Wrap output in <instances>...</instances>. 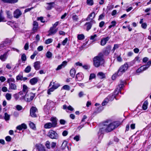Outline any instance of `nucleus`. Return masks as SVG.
Masks as SVG:
<instances>
[{
	"mask_svg": "<svg viewBox=\"0 0 151 151\" xmlns=\"http://www.w3.org/2000/svg\"><path fill=\"white\" fill-rule=\"evenodd\" d=\"M121 124L119 122H111L110 121H107L105 122L103 125L99 130L98 134L99 138L101 139L103 136L105 132H111L115 128L117 127Z\"/></svg>",
	"mask_w": 151,
	"mask_h": 151,
	"instance_id": "1",
	"label": "nucleus"
},
{
	"mask_svg": "<svg viewBox=\"0 0 151 151\" xmlns=\"http://www.w3.org/2000/svg\"><path fill=\"white\" fill-rule=\"evenodd\" d=\"M103 53H100L97 56L94 58L93 63V65L95 67H98L101 64L104 63V61L103 58Z\"/></svg>",
	"mask_w": 151,
	"mask_h": 151,
	"instance_id": "2",
	"label": "nucleus"
},
{
	"mask_svg": "<svg viewBox=\"0 0 151 151\" xmlns=\"http://www.w3.org/2000/svg\"><path fill=\"white\" fill-rule=\"evenodd\" d=\"M128 67V65L127 63L122 65L119 68L117 73H115L112 76V79L114 80L116 76H121L127 70Z\"/></svg>",
	"mask_w": 151,
	"mask_h": 151,
	"instance_id": "3",
	"label": "nucleus"
},
{
	"mask_svg": "<svg viewBox=\"0 0 151 151\" xmlns=\"http://www.w3.org/2000/svg\"><path fill=\"white\" fill-rule=\"evenodd\" d=\"M35 96V94L32 93H27L25 95L22 96L20 99L21 100L24 99L27 102H29L33 99Z\"/></svg>",
	"mask_w": 151,
	"mask_h": 151,
	"instance_id": "4",
	"label": "nucleus"
},
{
	"mask_svg": "<svg viewBox=\"0 0 151 151\" xmlns=\"http://www.w3.org/2000/svg\"><path fill=\"white\" fill-rule=\"evenodd\" d=\"M49 137L52 139H57L58 136L57 133L53 130H50L48 133Z\"/></svg>",
	"mask_w": 151,
	"mask_h": 151,
	"instance_id": "5",
	"label": "nucleus"
},
{
	"mask_svg": "<svg viewBox=\"0 0 151 151\" xmlns=\"http://www.w3.org/2000/svg\"><path fill=\"white\" fill-rule=\"evenodd\" d=\"M37 109L35 107L32 106L30 109V115L32 117H36L37 115L35 113L37 111Z\"/></svg>",
	"mask_w": 151,
	"mask_h": 151,
	"instance_id": "6",
	"label": "nucleus"
},
{
	"mask_svg": "<svg viewBox=\"0 0 151 151\" xmlns=\"http://www.w3.org/2000/svg\"><path fill=\"white\" fill-rule=\"evenodd\" d=\"M35 147L38 151H46L45 147L42 144H37L35 145Z\"/></svg>",
	"mask_w": 151,
	"mask_h": 151,
	"instance_id": "7",
	"label": "nucleus"
},
{
	"mask_svg": "<svg viewBox=\"0 0 151 151\" xmlns=\"http://www.w3.org/2000/svg\"><path fill=\"white\" fill-rule=\"evenodd\" d=\"M22 14V12L19 9H16L14 12V17L17 18H19Z\"/></svg>",
	"mask_w": 151,
	"mask_h": 151,
	"instance_id": "8",
	"label": "nucleus"
},
{
	"mask_svg": "<svg viewBox=\"0 0 151 151\" xmlns=\"http://www.w3.org/2000/svg\"><path fill=\"white\" fill-rule=\"evenodd\" d=\"M83 75L82 73H78L76 75V79L77 81H81L83 79Z\"/></svg>",
	"mask_w": 151,
	"mask_h": 151,
	"instance_id": "9",
	"label": "nucleus"
},
{
	"mask_svg": "<svg viewBox=\"0 0 151 151\" xmlns=\"http://www.w3.org/2000/svg\"><path fill=\"white\" fill-rule=\"evenodd\" d=\"M51 121L52 122L51 124H52L53 127H56L57 124V119L56 118L52 117L50 119Z\"/></svg>",
	"mask_w": 151,
	"mask_h": 151,
	"instance_id": "10",
	"label": "nucleus"
},
{
	"mask_svg": "<svg viewBox=\"0 0 151 151\" xmlns=\"http://www.w3.org/2000/svg\"><path fill=\"white\" fill-rule=\"evenodd\" d=\"M58 29H55L53 27H51L49 31V33L48 36H50L52 34H55L57 31Z\"/></svg>",
	"mask_w": 151,
	"mask_h": 151,
	"instance_id": "11",
	"label": "nucleus"
},
{
	"mask_svg": "<svg viewBox=\"0 0 151 151\" xmlns=\"http://www.w3.org/2000/svg\"><path fill=\"white\" fill-rule=\"evenodd\" d=\"M109 39V37H108L101 39V45L102 46L104 45Z\"/></svg>",
	"mask_w": 151,
	"mask_h": 151,
	"instance_id": "12",
	"label": "nucleus"
},
{
	"mask_svg": "<svg viewBox=\"0 0 151 151\" xmlns=\"http://www.w3.org/2000/svg\"><path fill=\"white\" fill-rule=\"evenodd\" d=\"M111 46H108L106 47V50L104 51V55H108L109 54L110 51V50L111 49Z\"/></svg>",
	"mask_w": 151,
	"mask_h": 151,
	"instance_id": "13",
	"label": "nucleus"
},
{
	"mask_svg": "<svg viewBox=\"0 0 151 151\" xmlns=\"http://www.w3.org/2000/svg\"><path fill=\"white\" fill-rule=\"evenodd\" d=\"M95 16V13L93 12L89 14L86 19V21L92 20L93 19Z\"/></svg>",
	"mask_w": 151,
	"mask_h": 151,
	"instance_id": "14",
	"label": "nucleus"
},
{
	"mask_svg": "<svg viewBox=\"0 0 151 151\" xmlns=\"http://www.w3.org/2000/svg\"><path fill=\"white\" fill-rule=\"evenodd\" d=\"M27 128V125L24 123L22 124L21 125L18 126L16 129L19 130H22L23 129H26Z\"/></svg>",
	"mask_w": 151,
	"mask_h": 151,
	"instance_id": "15",
	"label": "nucleus"
},
{
	"mask_svg": "<svg viewBox=\"0 0 151 151\" xmlns=\"http://www.w3.org/2000/svg\"><path fill=\"white\" fill-rule=\"evenodd\" d=\"M33 28L32 29L33 31H37L38 28V23L37 22L34 21L33 22Z\"/></svg>",
	"mask_w": 151,
	"mask_h": 151,
	"instance_id": "16",
	"label": "nucleus"
},
{
	"mask_svg": "<svg viewBox=\"0 0 151 151\" xmlns=\"http://www.w3.org/2000/svg\"><path fill=\"white\" fill-rule=\"evenodd\" d=\"M67 63V62L66 61H63L61 64L58 66L56 69V70H59L61 69L62 68L65 67Z\"/></svg>",
	"mask_w": 151,
	"mask_h": 151,
	"instance_id": "17",
	"label": "nucleus"
},
{
	"mask_svg": "<svg viewBox=\"0 0 151 151\" xmlns=\"http://www.w3.org/2000/svg\"><path fill=\"white\" fill-rule=\"evenodd\" d=\"M38 81V78H34L31 79L29 81L30 83L32 85L36 84Z\"/></svg>",
	"mask_w": 151,
	"mask_h": 151,
	"instance_id": "18",
	"label": "nucleus"
},
{
	"mask_svg": "<svg viewBox=\"0 0 151 151\" xmlns=\"http://www.w3.org/2000/svg\"><path fill=\"white\" fill-rule=\"evenodd\" d=\"M7 52H5L3 55H1V60L3 61H5L8 57Z\"/></svg>",
	"mask_w": 151,
	"mask_h": 151,
	"instance_id": "19",
	"label": "nucleus"
},
{
	"mask_svg": "<svg viewBox=\"0 0 151 151\" xmlns=\"http://www.w3.org/2000/svg\"><path fill=\"white\" fill-rule=\"evenodd\" d=\"M9 89H12L13 90H16L17 89V86L16 84L14 83H9Z\"/></svg>",
	"mask_w": 151,
	"mask_h": 151,
	"instance_id": "20",
	"label": "nucleus"
},
{
	"mask_svg": "<svg viewBox=\"0 0 151 151\" xmlns=\"http://www.w3.org/2000/svg\"><path fill=\"white\" fill-rule=\"evenodd\" d=\"M40 62L39 61H37L35 63L34 67L36 70H39L40 68Z\"/></svg>",
	"mask_w": 151,
	"mask_h": 151,
	"instance_id": "21",
	"label": "nucleus"
},
{
	"mask_svg": "<svg viewBox=\"0 0 151 151\" xmlns=\"http://www.w3.org/2000/svg\"><path fill=\"white\" fill-rule=\"evenodd\" d=\"M54 4V2L47 3V6H46V9L47 10H50L53 7V5Z\"/></svg>",
	"mask_w": 151,
	"mask_h": 151,
	"instance_id": "22",
	"label": "nucleus"
},
{
	"mask_svg": "<svg viewBox=\"0 0 151 151\" xmlns=\"http://www.w3.org/2000/svg\"><path fill=\"white\" fill-rule=\"evenodd\" d=\"M10 42L11 40L8 39H6L5 40L2 42L1 45L2 47H4L6 45L10 43Z\"/></svg>",
	"mask_w": 151,
	"mask_h": 151,
	"instance_id": "23",
	"label": "nucleus"
},
{
	"mask_svg": "<svg viewBox=\"0 0 151 151\" xmlns=\"http://www.w3.org/2000/svg\"><path fill=\"white\" fill-rule=\"evenodd\" d=\"M94 21L90 22H86L85 24V25H87L86 30L87 31L89 30L92 27V22Z\"/></svg>",
	"mask_w": 151,
	"mask_h": 151,
	"instance_id": "24",
	"label": "nucleus"
},
{
	"mask_svg": "<svg viewBox=\"0 0 151 151\" xmlns=\"http://www.w3.org/2000/svg\"><path fill=\"white\" fill-rule=\"evenodd\" d=\"M107 98L109 101H112L114 98H115V96L114 93H111L108 96Z\"/></svg>",
	"mask_w": 151,
	"mask_h": 151,
	"instance_id": "25",
	"label": "nucleus"
},
{
	"mask_svg": "<svg viewBox=\"0 0 151 151\" xmlns=\"http://www.w3.org/2000/svg\"><path fill=\"white\" fill-rule=\"evenodd\" d=\"M97 76L101 79H103L106 77L105 74L102 72H99L97 74Z\"/></svg>",
	"mask_w": 151,
	"mask_h": 151,
	"instance_id": "26",
	"label": "nucleus"
},
{
	"mask_svg": "<svg viewBox=\"0 0 151 151\" xmlns=\"http://www.w3.org/2000/svg\"><path fill=\"white\" fill-rule=\"evenodd\" d=\"M76 73V70L74 68H72L70 71V74L73 78H74Z\"/></svg>",
	"mask_w": 151,
	"mask_h": 151,
	"instance_id": "27",
	"label": "nucleus"
},
{
	"mask_svg": "<svg viewBox=\"0 0 151 151\" xmlns=\"http://www.w3.org/2000/svg\"><path fill=\"white\" fill-rule=\"evenodd\" d=\"M53 127L51 123L49 122L45 124L44 125V128L45 129H50Z\"/></svg>",
	"mask_w": 151,
	"mask_h": 151,
	"instance_id": "28",
	"label": "nucleus"
},
{
	"mask_svg": "<svg viewBox=\"0 0 151 151\" xmlns=\"http://www.w3.org/2000/svg\"><path fill=\"white\" fill-rule=\"evenodd\" d=\"M145 68V67H144L143 66H141L137 70V73H140L146 70Z\"/></svg>",
	"mask_w": 151,
	"mask_h": 151,
	"instance_id": "29",
	"label": "nucleus"
},
{
	"mask_svg": "<svg viewBox=\"0 0 151 151\" xmlns=\"http://www.w3.org/2000/svg\"><path fill=\"white\" fill-rule=\"evenodd\" d=\"M4 2L8 3H14L17 2L18 0H2Z\"/></svg>",
	"mask_w": 151,
	"mask_h": 151,
	"instance_id": "30",
	"label": "nucleus"
},
{
	"mask_svg": "<svg viewBox=\"0 0 151 151\" xmlns=\"http://www.w3.org/2000/svg\"><path fill=\"white\" fill-rule=\"evenodd\" d=\"M148 104V102L147 101H146L144 102L142 106L143 110H145L147 109Z\"/></svg>",
	"mask_w": 151,
	"mask_h": 151,
	"instance_id": "31",
	"label": "nucleus"
},
{
	"mask_svg": "<svg viewBox=\"0 0 151 151\" xmlns=\"http://www.w3.org/2000/svg\"><path fill=\"white\" fill-rule=\"evenodd\" d=\"M67 142L66 141H63L61 146V148L62 150H63L65 149L67 146Z\"/></svg>",
	"mask_w": 151,
	"mask_h": 151,
	"instance_id": "32",
	"label": "nucleus"
},
{
	"mask_svg": "<svg viewBox=\"0 0 151 151\" xmlns=\"http://www.w3.org/2000/svg\"><path fill=\"white\" fill-rule=\"evenodd\" d=\"M6 99L8 101L10 100L12 98V94L10 93H7L5 95Z\"/></svg>",
	"mask_w": 151,
	"mask_h": 151,
	"instance_id": "33",
	"label": "nucleus"
},
{
	"mask_svg": "<svg viewBox=\"0 0 151 151\" xmlns=\"http://www.w3.org/2000/svg\"><path fill=\"white\" fill-rule=\"evenodd\" d=\"M151 65V60L148 61L146 65H143L144 67H145V70L147 69Z\"/></svg>",
	"mask_w": 151,
	"mask_h": 151,
	"instance_id": "34",
	"label": "nucleus"
},
{
	"mask_svg": "<svg viewBox=\"0 0 151 151\" xmlns=\"http://www.w3.org/2000/svg\"><path fill=\"white\" fill-rule=\"evenodd\" d=\"M77 38L79 40H83L84 38V36L83 34H79L77 36Z\"/></svg>",
	"mask_w": 151,
	"mask_h": 151,
	"instance_id": "35",
	"label": "nucleus"
},
{
	"mask_svg": "<svg viewBox=\"0 0 151 151\" xmlns=\"http://www.w3.org/2000/svg\"><path fill=\"white\" fill-rule=\"evenodd\" d=\"M46 57L48 58H51L52 55V53L50 51H47L46 54Z\"/></svg>",
	"mask_w": 151,
	"mask_h": 151,
	"instance_id": "36",
	"label": "nucleus"
},
{
	"mask_svg": "<svg viewBox=\"0 0 151 151\" xmlns=\"http://www.w3.org/2000/svg\"><path fill=\"white\" fill-rule=\"evenodd\" d=\"M31 67L29 66H28L25 69L24 72L26 73H29L31 70Z\"/></svg>",
	"mask_w": 151,
	"mask_h": 151,
	"instance_id": "37",
	"label": "nucleus"
},
{
	"mask_svg": "<svg viewBox=\"0 0 151 151\" xmlns=\"http://www.w3.org/2000/svg\"><path fill=\"white\" fill-rule=\"evenodd\" d=\"M27 59L26 56L24 54H23L21 56V60L24 63Z\"/></svg>",
	"mask_w": 151,
	"mask_h": 151,
	"instance_id": "38",
	"label": "nucleus"
},
{
	"mask_svg": "<svg viewBox=\"0 0 151 151\" xmlns=\"http://www.w3.org/2000/svg\"><path fill=\"white\" fill-rule=\"evenodd\" d=\"M87 4L89 6H92L93 4V0H87Z\"/></svg>",
	"mask_w": 151,
	"mask_h": 151,
	"instance_id": "39",
	"label": "nucleus"
},
{
	"mask_svg": "<svg viewBox=\"0 0 151 151\" xmlns=\"http://www.w3.org/2000/svg\"><path fill=\"white\" fill-rule=\"evenodd\" d=\"M27 86L25 85H24L23 86V92L24 93V94H25V93H27Z\"/></svg>",
	"mask_w": 151,
	"mask_h": 151,
	"instance_id": "40",
	"label": "nucleus"
},
{
	"mask_svg": "<svg viewBox=\"0 0 151 151\" xmlns=\"http://www.w3.org/2000/svg\"><path fill=\"white\" fill-rule=\"evenodd\" d=\"M119 92L121 93V92L120 89H119L118 88H117L115 90L114 92L112 93H114V95H115V96H116V95H117L118 94Z\"/></svg>",
	"mask_w": 151,
	"mask_h": 151,
	"instance_id": "41",
	"label": "nucleus"
},
{
	"mask_svg": "<svg viewBox=\"0 0 151 151\" xmlns=\"http://www.w3.org/2000/svg\"><path fill=\"white\" fill-rule=\"evenodd\" d=\"M53 85H52V87L55 89L57 88L60 86V84L57 83H53Z\"/></svg>",
	"mask_w": 151,
	"mask_h": 151,
	"instance_id": "42",
	"label": "nucleus"
},
{
	"mask_svg": "<svg viewBox=\"0 0 151 151\" xmlns=\"http://www.w3.org/2000/svg\"><path fill=\"white\" fill-rule=\"evenodd\" d=\"M10 116L6 113H5L4 114V119L6 120H8L9 119Z\"/></svg>",
	"mask_w": 151,
	"mask_h": 151,
	"instance_id": "43",
	"label": "nucleus"
},
{
	"mask_svg": "<svg viewBox=\"0 0 151 151\" xmlns=\"http://www.w3.org/2000/svg\"><path fill=\"white\" fill-rule=\"evenodd\" d=\"M55 89L52 86L51 88L49 89L47 91V93L48 95L51 94V92H53Z\"/></svg>",
	"mask_w": 151,
	"mask_h": 151,
	"instance_id": "44",
	"label": "nucleus"
},
{
	"mask_svg": "<svg viewBox=\"0 0 151 151\" xmlns=\"http://www.w3.org/2000/svg\"><path fill=\"white\" fill-rule=\"evenodd\" d=\"M45 145L47 148L48 149L50 148V143L49 141H47L46 142Z\"/></svg>",
	"mask_w": 151,
	"mask_h": 151,
	"instance_id": "45",
	"label": "nucleus"
},
{
	"mask_svg": "<svg viewBox=\"0 0 151 151\" xmlns=\"http://www.w3.org/2000/svg\"><path fill=\"white\" fill-rule=\"evenodd\" d=\"M109 101L108 99L106 98L105 99H104V101L102 103V106H104L108 102V101Z\"/></svg>",
	"mask_w": 151,
	"mask_h": 151,
	"instance_id": "46",
	"label": "nucleus"
},
{
	"mask_svg": "<svg viewBox=\"0 0 151 151\" xmlns=\"http://www.w3.org/2000/svg\"><path fill=\"white\" fill-rule=\"evenodd\" d=\"M70 86H69L67 85H65L62 88V89H63L67 90H70Z\"/></svg>",
	"mask_w": 151,
	"mask_h": 151,
	"instance_id": "47",
	"label": "nucleus"
},
{
	"mask_svg": "<svg viewBox=\"0 0 151 151\" xmlns=\"http://www.w3.org/2000/svg\"><path fill=\"white\" fill-rule=\"evenodd\" d=\"M7 82L9 83H10V82H13L14 83L15 82V80L14 78H10L8 79Z\"/></svg>",
	"mask_w": 151,
	"mask_h": 151,
	"instance_id": "48",
	"label": "nucleus"
},
{
	"mask_svg": "<svg viewBox=\"0 0 151 151\" xmlns=\"http://www.w3.org/2000/svg\"><path fill=\"white\" fill-rule=\"evenodd\" d=\"M6 13L8 18H11L12 17V13L9 11H6Z\"/></svg>",
	"mask_w": 151,
	"mask_h": 151,
	"instance_id": "49",
	"label": "nucleus"
},
{
	"mask_svg": "<svg viewBox=\"0 0 151 151\" xmlns=\"http://www.w3.org/2000/svg\"><path fill=\"white\" fill-rule=\"evenodd\" d=\"M29 125L30 127L32 129H34L35 128V124L32 122H30L29 123Z\"/></svg>",
	"mask_w": 151,
	"mask_h": 151,
	"instance_id": "50",
	"label": "nucleus"
},
{
	"mask_svg": "<svg viewBox=\"0 0 151 151\" xmlns=\"http://www.w3.org/2000/svg\"><path fill=\"white\" fill-rule=\"evenodd\" d=\"M80 136L79 135H76L73 138L74 140H75L77 142L79 141L80 140Z\"/></svg>",
	"mask_w": 151,
	"mask_h": 151,
	"instance_id": "51",
	"label": "nucleus"
},
{
	"mask_svg": "<svg viewBox=\"0 0 151 151\" xmlns=\"http://www.w3.org/2000/svg\"><path fill=\"white\" fill-rule=\"evenodd\" d=\"M119 47V45L118 44H114V47H113L112 50H113L114 52V51L116 49L118 48Z\"/></svg>",
	"mask_w": 151,
	"mask_h": 151,
	"instance_id": "52",
	"label": "nucleus"
},
{
	"mask_svg": "<svg viewBox=\"0 0 151 151\" xmlns=\"http://www.w3.org/2000/svg\"><path fill=\"white\" fill-rule=\"evenodd\" d=\"M52 41V40L51 39L49 38L45 41V43L46 44H49L51 43Z\"/></svg>",
	"mask_w": 151,
	"mask_h": 151,
	"instance_id": "53",
	"label": "nucleus"
},
{
	"mask_svg": "<svg viewBox=\"0 0 151 151\" xmlns=\"http://www.w3.org/2000/svg\"><path fill=\"white\" fill-rule=\"evenodd\" d=\"M13 96L16 100H17L19 98V95L17 93H16Z\"/></svg>",
	"mask_w": 151,
	"mask_h": 151,
	"instance_id": "54",
	"label": "nucleus"
},
{
	"mask_svg": "<svg viewBox=\"0 0 151 151\" xmlns=\"http://www.w3.org/2000/svg\"><path fill=\"white\" fill-rule=\"evenodd\" d=\"M12 139L11 137L9 136H7L5 137L6 141L8 142H10Z\"/></svg>",
	"mask_w": 151,
	"mask_h": 151,
	"instance_id": "55",
	"label": "nucleus"
},
{
	"mask_svg": "<svg viewBox=\"0 0 151 151\" xmlns=\"http://www.w3.org/2000/svg\"><path fill=\"white\" fill-rule=\"evenodd\" d=\"M16 108L17 110L18 111L21 110L22 109V107L21 106L19 105L16 106Z\"/></svg>",
	"mask_w": 151,
	"mask_h": 151,
	"instance_id": "56",
	"label": "nucleus"
},
{
	"mask_svg": "<svg viewBox=\"0 0 151 151\" xmlns=\"http://www.w3.org/2000/svg\"><path fill=\"white\" fill-rule=\"evenodd\" d=\"M23 77L21 75H18L16 77V79L17 80H22Z\"/></svg>",
	"mask_w": 151,
	"mask_h": 151,
	"instance_id": "57",
	"label": "nucleus"
},
{
	"mask_svg": "<svg viewBox=\"0 0 151 151\" xmlns=\"http://www.w3.org/2000/svg\"><path fill=\"white\" fill-rule=\"evenodd\" d=\"M68 38H65V39L64 40H63V41L62 42V44L63 45H65L68 41Z\"/></svg>",
	"mask_w": 151,
	"mask_h": 151,
	"instance_id": "58",
	"label": "nucleus"
},
{
	"mask_svg": "<svg viewBox=\"0 0 151 151\" xmlns=\"http://www.w3.org/2000/svg\"><path fill=\"white\" fill-rule=\"evenodd\" d=\"M104 24L105 22L104 21H101L99 24V27H100L101 28L104 26Z\"/></svg>",
	"mask_w": 151,
	"mask_h": 151,
	"instance_id": "59",
	"label": "nucleus"
},
{
	"mask_svg": "<svg viewBox=\"0 0 151 151\" xmlns=\"http://www.w3.org/2000/svg\"><path fill=\"white\" fill-rule=\"evenodd\" d=\"M97 37V35L96 34H94L93 35H92L90 37V39L91 40H92L93 41H95V40H94V38Z\"/></svg>",
	"mask_w": 151,
	"mask_h": 151,
	"instance_id": "60",
	"label": "nucleus"
},
{
	"mask_svg": "<svg viewBox=\"0 0 151 151\" xmlns=\"http://www.w3.org/2000/svg\"><path fill=\"white\" fill-rule=\"evenodd\" d=\"M68 133V131L66 130H65L62 133V135L63 136H66Z\"/></svg>",
	"mask_w": 151,
	"mask_h": 151,
	"instance_id": "61",
	"label": "nucleus"
},
{
	"mask_svg": "<svg viewBox=\"0 0 151 151\" xmlns=\"http://www.w3.org/2000/svg\"><path fill=\"white\" fill-rule=\"evenodd\" d=\"M141 27L142 28L144 29H145L147 27V24L145 23H143L141 24Z\"/></svg>",
	"mask_w": 151,
	"mask_h": 151,
	"instance_id": "62",
	"label": "nucleus"
},
{
	"mask_svg": "<svg viewBox=\"0 0 151 151\" xmlns=\"http://www.w3.org/2000/svg\"><path fill=\"white\" fill-rule=\"evenodd\" d=\"M73 19L75 21H77L78 18V17L76 15H74L72 17Z\"/></svg>",
	"mask_w": 151,
	"mask_h": 151,
	"instance_id": "63",
	"label": "nucleus"
},
{
	"mask_svg": "<svg viewBox=\"0 0 151 151\" xmlns=\"http://www.w3.org/2000/svg\"><path fill=\"white\" fill-rule=\"evenodd\" d=\"M2 91L4 92H6L7 91V88L5 86H3L2 88Z\"/></svg>",
	"mask_w": 151,
	"mask_h": 151,
	"instance_id": "64",
	"label": "nucleus"
}]
</instances>
